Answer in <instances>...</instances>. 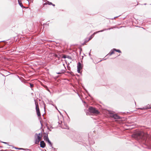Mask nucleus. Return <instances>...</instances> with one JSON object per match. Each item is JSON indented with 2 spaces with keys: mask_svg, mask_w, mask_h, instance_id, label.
<instances>
[{
  "mask_svg": "<svg viewBox=\"0 0 151 151\" xmlns=\"http://www.w3.org/2000/svg\"><path fill=\"white\" fill-rule=\"evenodd\" d=\"M0 151H3V150H0Z\"/></svg>",
  "mask_w": 151,
  "mask_h": 151,
  "instance_id": "nucleus-26",
  "label": "nucleus"
},
{
  "mask_svg": "<svg viewBox=\"0 0 151 151\" xmlns=\"http://www.w3.org/2000/svg\"><path fill=\"white\" fill-rule=\"evenodd\" d=\"M114 50H111V51L110 52L108 53L107 55L106 56H110L111 55L113 54L114 53Z\"/></svg>",
  "mask_w": 151,
  "mask_h": 151,
  "instance_id": "nucleus-12",
  "label": "nucleus"
},
{
  "mask_svg": "<svg viewBox=\"0 0 151 151\" xmlns=\"http://www.w3.org/2000/svg\"><path fill=\"white\" fill-rule=\"evenodd\" d=\"M77 67V68H79L80 69H81L82 68V65L81 63L80 62H79L78 63Z\"/></svg>",
  "mask_w": 151,
  "mask_h": 151,
  "instance_id": "nucleus-8",
  "label": "nucleus"
},
{
  "mask_svg": "<svg viewBox=\"0 0 151 151\" xmlns=\"http://www.w3.org/2000/svg\"><path fill=\"white\" fill-rule=\"evenodd\" d=\"M40 141V140H38V139H36L35 140V143L36 144H38L39 142Z\"/></svg>",
  "mask_w": 151,
  "mask_h": 151,
  "instance_id": "nucleus-16",
  "label": "nucleus"
},
{
  "mask_svg": "<svg viewBox=\"0 0 151 151\" xmlns=\"http://www.w3.org/2000/svg\"><path fill=\"white\" fill-rule=\"evenodd\" d=\"M63 58H65V56H64V57Z\"/></svg>",
  "mask_w": 151,
  "mask_h": 151,
  "instance_id": "nucleus-28",
  "label": "nucleus"
},
{
  "mask_svg": "<svg viewBox=\"0 0 151 151\" xmlns=\"http://www.w3.org/2000/svg\"><path fill=\"white\" fill-rule=\"evenodd\" d=\"M46 142H47L48 143V144L50 147H51L52 148H53V147H52V143L49 139L47 140V141H46Z\"/></svg>",
  "mask_w": 151,
  "mask_h": 151,
  "instance_id": "nucleus-11",
  "label": "nucleus"
},
{
  "mask_svg": "<svg viewBox=\"0 0 151 151\" xmlns=\"http://www.w3.org/2000/svg\"><path fill=\"white\" fill-rule=\"evenodd\" d=\"M30 84V87H31V88H32V87H33L34 86V85L32 84L31 83H29Z\"/></svg>",
  "mask_w": 151,
  "mask_h": 151,
  "instance_id": "nucleus-20",
  "label": "nucleus"
},
{
  "mask_svg": "<svg viewBox=\"0 0 151 151\" xmlns=\"http://www.w3.org/2000/svg\"><path fill=\"white\" fill-rule=\"evenodd\" d=\"M15 148L17 149H19V150L23 149L22 148H17L15 147Z\"/></svg>",
  "mask_w": 151,
  "mask_h": 151,
  "instance_id": "nucleus-22",
  "label": "nucleus"
},
{
  "mask_svg": "<svg viewBox=\"0 0 151 151\" xmlns=\"http://www.w3.org/2000/svg\"><path fill=\"white\" fill-rule=\"evenodd\" d=\"M151 109V105L148 104L146 106H145L144 107L139 108V109L143 110V109Z\"/></svg>",
  "mask_w": 151,
  "mask_h": 151,
  "instance_id": "nucleus-5",
  "label": "nucleus"
},
{
  "mask_svg": "<svg viewBox=\"0 0 151 151\" xmlns=\"http://www.w3.org/2000/svg\"><path fill=\"white\" fill-rule=\"evenodd\" d=\"M37 115L38 116H41V114L40 111L37 112Z\"/></svg>",
  "mask_w": 151,
  "mask_h": 151,
  "instance_id": "nucleus-18",
  "label": "nucleus"
},
{
  "mask_svg": "<svg viewBox=\"0 0 151 151\" xmlns=\"http://www.w3.org/2000/svg\"><path fill=\"white\" fill-rule=\"evenodd\" d=\"M91 51V50L90 51ZM89 55H91V51H90V52H89Z\"/></svg>",
  "mask_w": 151,
  "mask_h": 151,
  "instance_id": "nucleus-24",
  "label": "nucleus"
},
{
  "mask_svg": "<svg viewBox=\"0 0 151 151\" xmlns=\"http://www.w3.org/2000/svg\"><path fill=\"white\" fill-rule=\"evenodd\" d=\"M89 111L91 113L94 114H97L99 113V112L95 108L93 107H90L89 108Z\"/></svg>",
  "mask_w": 151,
  "mask_h": 151,
  "instance_id": "nucleus-2",
  "label": "nucleus"
},
{
  "mask_svg": "<svg viewBox=\"0 0 151 151\" xmlns=\"http://www.w3.org/2000/svg\"><path fill=\"white\" fill-rule=\"evenodd\" d=\"M111 29V28H109V29H103V30H100V31H99L96 32H94L93 33V34L89 38V39H88V40H86L84 42L83 44H85V43H86L89 40H91L93 37V36H94L95 34H96V33H98L99 32H103L104 31H105V30H110V29Z\"/></svg>",
  "mask_w": 151,
  "mask_h": 151,
  "instance_id": "nucleus-1",
  "label": "nucleus"
},
{
  "mask_svg": "<svg viewBox=\"0 0 151 151\" xmlns=\"http://www.w3.org/2000/svg\"><path fill=\"white\" fill-rule=\"evenodd\" d=\"M142 139H143V138H144L143 137H142Z\"/></svg>",
  "mask_w": 151,
  "mask_h": 151,
  "instance_id": "nucleus-30",
  "label": "nucleus"
},
{
  "mask_svg": "<svg viewBox=\"0 0 151 151\" xmlns=\"http://www.w3.org/2000/svg\"><path fill=\"white\" fill-rule=\"evenodd\" d=\"M37 136V137L36 139H38L39 140H40V141L41 140L42 137L41 136H39L38 135V134L37 133H36L35 135V137Z\"/></svg>",
  "mask_w": 151,
  "mask_h": 151,
  "instance_id": "nucleus-9",
  "label": "nucleus"
},
{
  "mask_svg": "<svg viewBox=\"0 0 151 151\" xmlns=\"http://www.w3.org/2000/svg\"><path fill=\"white\" fill-rule=\"evenodd\" d=\"M62 68L63 67H64L65 68V69L61 70L60 71V72L59 73H57L58 74H60L62 73H64L65 72L66 69L65 67L64 64H63L61 66H60Z\"/></svg>",
  "mask_w": 151,
  "mask_h": 151,
  "instance_id": "nucleus-4",
  "label": "nucleus"
},
{
  "mask_svg": "<svg viewBox=\"0 0 151 151\" xmlns=\"http://www.w3.org/2000/svg\"><path fill=\"white\" fill-rule=\"evenodd\" d=\"M52 5L53 6H55V5L54 4H53L52 3Z\"/></svg>",
  "mask_w": 151,
  "mask_h": 151,
  "instance_id": "nucleus-25",
  "label": "nucleus"
},
{
  "mask_svg": "<svg viewBox=\"0 0 151 151\" xmlns=\"http://www.w3.org/2000/svg\"><path fill=\"white\" fill-rule=\"evenodd\" d=\"M41 124L42 125V124L41 123Z\"/></svg>",
  "mask_w": 151,
  "mask_h": 151,
  "instance_id": "nucleus-29",
  "label": "nucleus"
},
{
  "mask_svg": "<svg viewBox=\"0 0 151 151\" xmlns=\"http://www.w3.org/2000/svg\"><path fill=\"white\" fill-rule=\"evenodd\" d=\"M2 142L4 143V144H7L8 143L6 142Z\"/></svg>",
  "mask_w": 151,
  "mask_h": 151,
  "instance_id": "nucleus-23",
  "label": "nucleus"
},
{
  "mask_svg": "<svg viewBox=\"0 0 151 151\" xmlns=\"http://www.w3.org/2000/svg\"><path fill=\"white\" fill-rule=\"evenodd\" d=\"M55 56L56 58H57L58 59H60V58L61 57V55H60L58 54H55Z\"/></svg>",
  "mask_w": 151,
  "mask_h": 151,
  "instance_id": "nucleus-14",
  "label": "nucleus"
},
{
  "mask_svg": "<svg viewBox=\"0 0 151 151\" xmlns=\"http://www.w3.org/2000/svg\"><path fill=\"white\" fill-rule=\"evenodd\" d=\"M38 135L40 136H41L42 137V132H40V133H39V134H38Z\"/></svg>",
  "mask_w": 151,
  "mask_h": 151,
  "instance_id": "nucleus-21",
  "label": "nucleus"
},
{
  "mask_svg": "<svg viewBox=\"0 0 151 151\" xmlns=\"http://www.w3.org/2000/svg\"><path fill=\"white\" fill-rule=\"evenodd\" d=\"M18 2H19V5H20V6H21V7H23V8H24V7L23 6L22 4V3L21 1H18Z\"/></svg>",
  "mask_w": 151,
  "mask_h": 151,
  "instance_id": "nucleus-15",
  "label": "nucleus"
},
{
  "mask_svg": "<svg viewBox=\"0 0 151 151\" xmlns=\"http://www.w3.org/2000/svg\"><path fill=\"white\" fill-rule=\"evenodd\" d=\"M40 147L42 148H44L45 147V144L44 141H42L40 142Z\"/></svg>",
  "mask_w": 151,
  "mask_h": 151,
  "instance_id": "nucleus-6",
  "label": "nucleus"
},
{
  "mask_svg": "<svg viewBox=\"0 0 151 151\" xmlns=\"http://www.w3.org/2000/svg\"><path fill=\"white\" fill-rule=\"evenodd\" d=\"M44 140L46 141L49 139L48 137V134H47L44 137Z\"/></svg>",
  "mask_w": 151,
  "mask_h": 151,
  "instance_id": "nucleus-10",
  "label": "nucleus"
},
{
  "mask_svg": "<svg viewBox=\"0 0 151 151\" xmlns=\"http://www.w3.org/2000/svg\"><path fill=\"white\" fill-rule=\"evenodd\" d=\"M35 104L36 105V111H40L38 107V105L37 103L35 101Z\"/></svg>",
  "mask_w": 151,
  "mask_h": 151,
  "instance_id": "nucleus-7",
  "label": "nucleus"
},
{
  "mask_svg": "<svg viewBox=\"0 0 151 151\" xmlns=\"http://www.w3.org/2000/svg\"><path fill=\"white\" fill-rule=\"evenodd\" d=\"M113 50H115V51H116V52H118L119 53L121 52V51L119 50H117V49H116L114 48V49H113Z\"/></svg>",
  "mask_w": 151,
  "mask_h": 151,
  "instance_id": "nucleus-17",
  "label": "nucleus"
},
{
  "mask_svg": "<svg viewBox=\"0 0 151 151\" xmlns=\"http://www.w3.org/2000/svg\"><path fill=\"white\" fill-rule=\"evenodd\" d=\"M81 69H80L79 68H77V72L78 73H80V70Z\"/></svg>",
  "mask_w": 151,
  "mask_h": 151,
  "instance_id": "nucleus-19",
  "label": "nucleus"
},
{
  "mask_svg": "<svg viewBox=\"0 0 151 151\" xmlns=\"http://www.w3.org/2000/svg\"><path fill=\"white\" fill-rule=\"evenodd\" d=\"M110 116L111 117H113L115 119H120V117L119 116L117 115L116 114H114L112 112H109Z\"/></svg>",
  "mask_w": 151,
  "mask_h": 151,
  "instance_id": "nucleus-3",
  "label": "nucleus"
},
{
  "mask_svg": "<svg viewBox=\"0 0 151 151\" xmlns=\"http://www.w3.org/2000/svg\"><path fill=\"white\" fill-rule=\"evenodd\" d=\"M63 58H65V56H64V57Z\"/></svg>",
  "mask_w": 151,
  "mask_h": 151,
  "instance_id": "nucleus-27",
  "label": "nucleus"
},
{
  "mask_svg": "<svg viewBox=\"0 0 151 151\" xmlns=\"http://www.w3.org/2000/svg\"><path fill=\"white\" fill-rule=\"evenodd\" d=\"M47 4H48L49 5H52V3L51 2H50L48 1H47V2H46V3H44L43 5H44V6L45 5H47Z\"/></svg>",
  "mask_w": 151,
  "mask_h": 151,
  "instance_id": "nucleus-13",
  "label": "nucleus"
}]
</instances>
